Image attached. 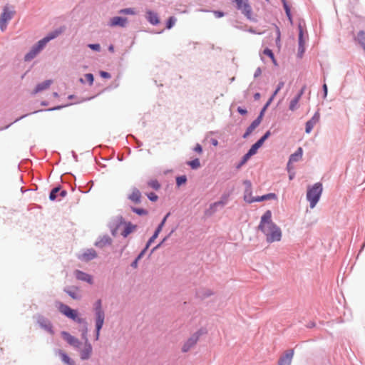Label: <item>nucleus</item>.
I'll return each instance as SVG.
<instances>
[{
  "label": "nucleus",
  "instance_id": "obj_1",
  "mask_svg": "<svg viewBox=\"0 0 365 365\" xmlns=\"http://www.w3.org/2000/svg\"><path fill=\"white\" fill-rule=\"evenodd\" d=\"M258 229L265 235L268 243L280 241L282 231L279 227L272 222L271 210H267L261 217Z\"/></svg>",
  "mask_w": 365,
  "mask_h": 365
},
{
  "label": "nucleus",
  "instance_id": "obj_2",
  "mask_svg": "<svg viewBox=\"0 0 365 365\" xmlns=\"http://www.w3.org/2000/svg\"><path fill=\"white\" fill-rule=\"evenodd\" d=\"M58 311L73 322L80 325L79 331L81 332V339L84 343H90L88 338V322L86 318L81 317L77 309H72L68 305L62 302L58 304Z\"/></svg>",
  "mask_w": 365,
  "mask_h": 365
},
{
  "label": "nucleus",
  "instance_id": "obj_3",
  "mask_svg": "<svg viewBox=\"0 0 365 365\" xmlns=\"http://www.w3.org/2000/svg\"><path fill=\"white\" fill-rule=\"evenodd\" d=\"M322 184L317 182L307 189V200L311 208H314L319 202L322 192Z\"/></svg>",
  "mask_w": 365,
  "mask_h": 365
},
{
  "label": "nucleus",
  "instance_id": "obj_4",
  "mask_svg": "<svg viewBox=\"0 0 365 365\" xmlns=\"http://www.w3.org/2000/svg\"><path fill=\"white\" fill-rule=\"evenodd\" d=\"M235 4V8L241 12L247 19L256 22L257 19L252 16V9L250 4L249 0H231Z\"/></svg>",
  "mask_w": 365,
  "mask_h": 365
},
{
  "label": "nucleus",
  "instance_id": "obj_5",
  "mask_svg": "<svg viewBox=\"0 0 365 365\" xmlns=\"http://www.w3.org/2000/svg\"><path fill=\"white\" fill-rule=\"evenodd\" d=\"M93 312L94 314L95 325H101L103 327L106 314L103 308V301L101 299H98L93 304Z\"/></svg>",
  "mask_w": 365,
  "mask_h": 365
},
{
  "label": "nucleus",
  "instance_id": "obj_6",
  "mask_svg": "<svg viewBox=\"0 0 365 365\" xmlns=\"http://www.w3.org/2000/svg\"><path fill=\"white\" fill-rule=\"evenodd\" d=\"M46 43L41 38L35 43L30 51L24 56V61L28 62L34 59L46 46Z\"/></svg>",
  "mask_w": 365,
  "mask_h": 365
},
{
  "label": "nucleus",
  "instance_id": "obj_7",
  "mask_svg": "<svg viewBox=\"0 0 365 365\" xmlns=\"http://www.w3.org/2000/svg\"><path fill=\"white\" fill-rule=\"evenodd\" d=\"M36 322L42 329L46 331L51 335L54 334L53 324L48 318L39 314L36 317Z\"/></svg>",
  "mask_w": 365,
  "mask_h": 365
},
{
  "label": "nucleus",
  "instance_id": "obj_8",
  "mask_svg": "<svg viewBox=\"0 0 365 365\" xmlns=\"http://www.w3.org/2000/svg\"><path fill=\"white\" fill-rule=\"evenodd\" d=\"M202 334L201 330H199L191 335V336L185 341L182 347V352H187L198 341L200 336Z\"/></svg>",
  "mask_w": 365,
  "mask_h": 365
},
{
  "label": "nucleus",
  "instance_id": "obj_9",
  "mask_svg": "<svg viewBox=\"0 0 365 365\" xmlns=\"http://www.w3.org/2000/svg\"><path fill=\"white\" fill-rule=\"evenodd\" d=\"M61 336L69 345L76 349H80L82 345V342L78 339L72 336L68 331H61Z\"/></svg>",
  "mask_w": 365,
  "mask_h": 365
},
{
  "label": "nucleus",
  "instance_id": "obj_10",
  "mask_svg": "<svg viewBox=\"0 0 365 365\" xmlns=\"http://www.w3.org/2000/svg\"><path fill=\"white\" fill-rule=\"evenodd\" d=\"M170 213L168 212L164 216V217L163 218L161 222L159 223V225L155 228L153 235L148 240V245H151L155 241V240L158 237L159 234L162 231V230H163V227H164V225H165V224L166 222V220H167L168 217L170 216Z\"/></svg>",
  "mask_w": 365,
  "mask_h": 365
},
{
  "label": "nucleus",
  "instance_id": "obj_11",
  "mask_svg": "<svg viewBox=\"0 0 365 365\" xmlns=\"http://www.w3.org/2000/svg\"><path fill=\"white\" fill-rule=\"evenodd\" d=\"M294 349H288L287 350L284 354H282L279 360L278 365H291L292 361L294 356Z\"/></svg>",
  "mask_w": 365,
  "mask_h": 365
},
{
  "label": "nucleus",
  "instance_id": "obj_12",
  "mask_svg": "<svg viewBox=\"0 0 365 365\" xmlns=\"http://www.w3.org/2000/svg\"><path fill=\"white\" fill-rule=\"evenodd\" d=\"M97 257V252L93 248L87 249L83 253L78 256V259L81 261L88 262Z\"/></svg>",
  "mask_w": 365,
  "mask_h": 365
},
{
  "label": "nucleus",
  "instance_id": "obj_13",
  "mask_svg": "<svg viewBox=\"0 0 365 365\" xmlns=\"http://www.w3.org/2000/svg\"><path fill=\"white\" fill-rule=\"evenodd\" d=\"M124 218L122 216L116 217L109 224V227L110 230V232L113 236H115L118 232V228L123 225Z\"/></svg>",
  "mask_w": 365,
  "mask_h": 365
},
{
  "label": "nucleus",
  "instance_id": "obj_14",
  "mask_svg": "<svg viewBox=\"0 0 365 365\" xmlns=\"http://www.w3.org/2000/svg\"><path fill=\"white\" fill-rule=\"evenodd\" d=\"M74 275L78 280H80L82 282H86L88 283L89 284H93V279L92 275H91L83 271L76 269L74 272Z\"/></svg>",
  "mask_w": 365,
  "mask_h": 365
},
{
  "label": "nucleus",
  "instance_id": "obj_15",
  "mask_svg": "<svg viewBox=\"0 0 365 365\" xmlns=\"http://www.w3.org/2000/svg\"><path fill=\"white\" fill-rule=\"evenodd\" d=\"M93 347L91 343H84V347L80 350V358L81 360H88L92 354Z\"/></svg>",
  "mask_w": 365,
  "mask_h": 365
},
{
  "label": "nucleus",
  "instance_id": "obj_16",
  "mask_svg": "<svg viewBox=\"0 0 365 365\" xmlns=\"http://www.w3.org/2000/svg\"><path fill=\"white\" fill-rule=\"evenodd\" d=\"M320 118V114L319 110L316 111L314 115L312 117L311 119H309L308 121H307L305 125V132L307 133H311L314 125L317 124V122H319Z\"/></svg>",
  "mask_w": 365,
  "mask_h": 365
},
{
  "label": "nucleus",
  "instance_id": "obj_17",
  "mask_svg": "<svg viewBox=\"0 0 365 365\" xmlns=\"http://www.w3.org/2000/svg\"><path fill=\"white\" fill-rule=\"evenodd\" d=\"M244 185L245 186V194H244V200L247 203H252L253 202H250L249 200L252 199H255V197H252V183L250 180H246L244 181Z\"/></svg>",
  "mask_w": 365,
  "mask_h": 365
},
{
  "label": "nucleus",
  "instance_id": "obj_18",
  "mask_svg": "<svg viewBox=\"0 0 365 365\" xmlns=\"http://www.w3.org/2000/svg\"><path fill=\"white\" fill-rule=\"evenodd\" d=\"M113 242V240L108 235L99 237L96 241L94 245L98 248H103L106 246L110 245Z\"/></svg>",
  "mask_w": 365,
  "mask_h": 365
},
{
  "label": "nucleus",
  "instance_id": "obj_19",
  "mask_svg": "<svg viewBox=\"0 0 365 365\" xmlns=\"http://www.w3.org/2000/svg\"><path fill=\"white\" fill-rule=\"evenodd\" d=\"M63 291L73 299L79 300L81 298V294L78 293V288L77 287H66L63 289Z\"/></svg>",
  "mask_w": 365,
  "mask_h": 365
},
{
  "label": "nucleus",
  "instance_id": "obj_20",
  "mask_svg": "<svg viewBox=\"0 0 365 365\" xmlns=\"http://www.w3.org/2000/svg\"><path fill=\"white\" fill-rule=\"evenodd\" d=\"M128 19L126 17L123 16H114L110 19V26H120V27H125Z\"/></svg>",
  "mask_w": 365,
  "mask_h": 365
},
{
  "label": "nucleus",
  "instance_id": "obj_21",
  "mask_svg": "<svg viewBox=\"0 0 365 365\" xmlns=\"http://www.w3.org/2000/svg\"><path fill=\"white\" fill-rule=\"evenodd\" d=\"M302 155L303 149L301 147H299L297 150L289 156V161L287 163V168H289V165L291 163L299 161L302 158Z\"/></svg>",
  "mask_w": 365,
  "mask_h": 365
},
{
  "label": "nucleus",
  "instance_id": "obj_22",
  "mask_svg": "<svg viewBox=\"0 0 365 365\" xmlns=\"http://www.w3.org/2000/svg\"><path fill=\"white\" fill-rule=\"evenodd\" d=\"M262 119L259 118L258 116L256 119H255L251 124L247 128L246 131L242 135L243 138H247L252 133V131L261 123Z\"/></svg>",
  "mask_w": 365,
  "mask_h": 365
},
{
  "label": "nucleus",
  "instance_id": "obj_23",
  "mask_svg": "<svg viewBox=\"0 0 365 365\" xmlns=\"http://www.w3.org/2000/svg\"><path fill=\"white\" fill-rule=\"evenodd\" d=\"M145 18L147 21L153 26H156L160 23V19L158 14L151 10H148L146 11Z\"/></svg>",
  "mask_w": 365,
  "mask_h": 365
},
{
  "label": "nucleus",
  "instance_id": "obj_24",
  "mask_svg": "<svg viewBox=\"0 0 365 365\" xmlns=\"http://www.w3.org/2000/svg\"><path fill=\"white\" fill-rule=\"evenodd\" d=\"M14 14V11H10L7 6H5L0 15V20L2 22L8 23L13 18Z\"/></svg>",
  "mask_w": 365,
  "mask_h": 365
},
{
  "label": "nucleus",
  "instance_id": "obj_25",
  "mask_svg": "<svg viewBox=\"0 0 365 365\" xmlns=\"http://www.w3.org/2000/svg\"><path fill=\"white\" fill-rule=\"evenodd\" d=\"M125 227L121 235L123 237H127L130 233H132L134 230H136L137 225H133L131 222H125L124 223Z\"/></svg>",
  "mask_w": 365,
  "mask_h": 365
},
{
  "label": "nucleus",
  "instance_id": "obj_26",
  "mask_svg": "<svg viewBox=\"0 0 365 365\" xmlns=\"http://www.w3.org/2000/svg\"><path fill=\"white\" fill-rule=\"evenodd\" d=\"M128 198L135 204L141 202V193L138 188H133V192L128 195Z\"/></svg>",
  "mask_w": 365,
  "mask_h": 365
},
{
  "label": "nucleus",
  "instance_id": "obj_27",
  "mask_svg": "<svg viewBox=\"0 0 365 365\" xmlns=\"http://www.w3.org/2000/svg\"><path fill=\"white\" fill-rule=\"evenodd\" d=\"M302 24H304V20L299 21V22L298 24V30H299L298 46H299V47L304 46V44H305V41L304 38V31H303Z\"/></svg>",
  "mask_w": 365,
  "mask_h": 365
},
{
  "label": "nucleus",
  "instance_id": "obj_28",
  "mask_svg": "<svg viewBox=\"0 0 365 365\" xmlns=\"http://www.w3.org/2000/svg\"><path fill=\"white\" fill-rule=\"evenodd\" d=\"M274 199H277V195L275 193L270 192V193L263 195L262 196L255 197V199H252L250 201L255 202H262L264 200H274Z\"/></svg>",
  "mask_w": 365,
  "mask_h": 365
},
{
  "label": "nucleus",
  "instance_id": "obj_29",
  "mask_svg": "<svg viewBox=\"0 0 365 365\" xmlns=\"http://www.w3.org/2000/svg\"><path fill=\"white\" fill-rule=\"evenodd\" d=\"M213 294V292L209 289L205 288H202L196 291L195 295L197 298L200 299H204L207 297H210Z\"/></svg>",
  "mask_w": 365,
  "mask_h": 365
},
{
  "label": "nucleus",
  "instance_id": "obj_30",
  "mask_svg": "<svg viewBox=\"0 0 365 365\" xmlns=\"http://www.w3.org/2000/svg\"><path fill=\"white\" fill-rule=\"evenodd\" d=\"M62 33V30L61 29H55L51 32L48 33L45 37L42 39L47 44L50 41L57 38Z\"/></svg>",
  "mask_w": 365,
  "mask_h": 365
},
{
  "label": "nucleus",
  "instance_id": "obj_31",
  "mask_svg": "<svg viewBox=\"0 0 365 365\" xmlns=\"http://www.w3.org/2000/svg\"><path fill=\"white\" fill-rule=\"evenodd\" d=\"M52 83L51 80H46L41 83H38L34 91V93H38L43 90L48 88Z\"/></svg>",
  "mask_w": 365,
  "mask_h": 365
},
{
  "label": "nucleus",
  "instance_id": "obj_32",
  "mask_svg": "<svg viewBox=\"0 0 365 365\" xmlns=\"http://www.w3.org/2000/svg\"><path fill=\"white\" fill-rule=\"evenodd\" d=\"M355 40L360 44L365 51V32L363 30L358 32Z\"/></svg>",
  "mask_w": 365,
  "mask_h": 365
},
{
  "label": "nucleus",
  "instance_id": "obj_33",
  "mask_svg": "<svg viewBox=\"0 0 365 365\" xmlns=\"http://www.w3.org/2000/svg\"><path fill=\"white\" fill-rule=\"evenodd\" d=\"M59 354L61 356V361L66 365H75V362L73 359L70 358V356L63 351H59Z\"/></svg>",
  "mask_w": 365,
  "mask_h": 365
},
{
  "label": "nucleus",
  "instance_id": "obj_34",
  "mask_svg": "<svg viewBox=\"0 0 365 365\" xmlns=\"http://www.w3.org/2000/svg\"><path fill=\"white\" fill-rule=\"evenodd\" d=\"M61 187V185H58L56 187H54L53 189H51V190L50 191V193H49V200L51 201H54L57 199V196H58V192L60 191Z\"/></svg>",
  "mask_w": 365,
  "mask_h": 365
},
{
  "label": "nucleus",
  "instance_id": "obj_35",
  "mask_svg": "<svg viewBox=\"0 0 365 365\" xmlns=\"http://www.w3.org/2000/svg\"><path fill=\"white\" fill-rule=\"evenodd\" d=\"M187 181V176L185 175H178L175 178L176 186L180 187L185 185Z\"/></svg>",
  "mask_w": 365,
  "mask_h": 365
},
{
  "label": "nucleus",
  "instance_id": "obj_36",
  "mask_svg": "<svg viewBox=\"0 0 365 365\" xmlns=\"http://www.w3.org/2000/svg\"><path fill=\"white\" fill-rule=\"evenodd\" d=\"M131 210L139 216H145L148 214V211L142 207H130Z\"/></svg>",
  "mask_w": 365,
  "mask_h": 365
},
{
  "label": "nucleus",
  "instance_id": "obj_37",
  "mask_svg": "<svg viewBox=\"0 0 365 365\" xmlns=\"http://www.w3.org/2000/svg\"><path fill=\"white\" fill-rule=\"evenodd\" d=\"M273 101V96H270V98L268 99V101H267V103L264 105V106L262 107V108L261 109L259 115H258V117L259 118H261L262 120L263 118V116L264 115V113L266 111V110L267 109V108L269 106V105L271 104V103Z\"/></svg>",
  "mask_w": 365,
  "mask_h": 365
},
{
  "label": "nucleus",
  "instance_id": "obj_38",
  "mask_svg": "<svg viewBox=\"0 0 365 365\" xmlns=\"http://www.w3.org/2000/svg\"><path fill=\"white\" fill-rule=\"evenodd\" d=\"M187 165H188L192 170H197L200 167V162L199 158H195L192 160L187 161Z\"/></svg>",
  "mask_w": 365,
  "mask_h": 365
},
{
  "label": "nucleus",
  "instance_id": "obj_39",
  "mask_svg": "<svg viewBox=\"0 0 365 365\" xmlns=\"http://www.w3.org/2000/svg\"><path fill=\"white\" fill-rule=\"evenodd\" d=\"M300 99L298 98V97L294 96L289 103V109L292 111H294L297 108V105Z\"/></svg>",
  "mask_w": 365,
  "mask_h": 365
},
{
  "label": "nucleus",
  "instance_id": "obj_40",
  "mask_svg": "<svg viewBox=\"0 0 365 365\" xmlns=\"http://www.w3.org/2000/svg\"><path fill=\"white\" fill-rule=\"evenodd\" d=\"M251 158L247 153L242 157L240 161L236 165V168L240 169Z\"/></svg>",
  "mask_w": 365,
  "mask_h": 365
},
{
  "label": "nucleus",
  "instance_id": "obj_41",
  "mask_svg": "<svg viewBox=\"0 0 365 365\" xmlns=\"http://www.w3.org/2000/svg\"><path fill=\"white\" fill-rule=\"evenodd\" d=\"M176 21H177V19L175 16H170L166 21V25H165L166 29H172L174 26Z\"/></svg>",
  "mask_w": 365,
  "mask_h": 365
},
{
  "label": "nucleus",
  "instance_id": "obj_42",
  "mask_svg": "<svg viewBox=\"0 0 365 365\" xmlns=\"http://www.w3.org/2000/svg\"><path fill=\"white\" fill-rule=\"evenodd\" d=\"M148 185L155 190H158L160 188V184L157 180L148 181Z\"/></svg>",
  "mask_w": 365,
  "mask_h": 365
},
{
  "label": "nucleus",
  "instance_id": "obj_43",
  "mask_svg": "<svg viewBox=\"0 0 365 365\" xmlns=\"http://www.w3.org/2000/svg\"><path fill=\"white\" fill-rule=\"evenodd\" d=\"M119 14H126V15H135L136 14L135 9L133 8H125L120 9L119 11Z\"/></svg>",
  "mask_w": 365,
  "mask_h": 365
},
{
  "label": "nucleus",
  "instance_id": "obj_44",
  "mask_svg": "<svg viewBox=\"0 0 365 365\" xmlns=\"http://www.w3.org/2000/svg\"><path fill=\"white\" fill-rule=\"evenodd\" d=\"M150 245H148V242H147L145 247L140 252L136 258L140 260L143 257V256L145 255Z\"/></svg>",
  "mask_w": 365,
  "mask_h": 365
},
{
  "label": "nucleus",
  "instance_id": "obj_45",
  "mask_svg": "<svg viewBox=\"0 0 365 365\" xmlns=\"http://www.w3.org/2000/svg\"><path fill=\"white\" fill-rule=\"evenodd\" d=\"M284 83L283 81H279V83L277 86V88L272 95L271 96H273V99L274 98L275 96L278 93V92L284 87Z\"/></svg>",
  "mask_w": 365,
  "mask_h": 365
},
{
  "label": "nucleus",
  "instance_id": "obj_46",
  "mask_svg": "<svg viewBox=\"0 0 365 365\" xmlns=\"http://www.w3.org/2000/svg\"><path fill=\"white\" fill-rule=\"evenodd\" d=\"M103 327H101V325H95V340L98 341L100 337V333Z\"/></svg>",
  "mask_w": 365,
  "mask_h": 365
},
{
  "label": "nucleus",
  "instance_id": "obj_47",
  "mask_svg": "<svg viewBox=\"0 0 365 365\" xmlns=\"http://www.w3.org/2000/svg\"><path fill=\"white\" fill-rule=\"evenodd\" d=\"M259 149L255 147V145H252V146L250 147V148L248 150V151L247 152V153L250 155V156H253L254 155H255L257 153V150Z\"/></svg>",
  "mask_w": 365,
  "mask_h": 365
},
{
  "label": "nucleus",
  "instance_id": "obj_48",
  "mask_svg": "<svg viewBox=\"0 0 365 365\" xmlns=\"http://www.w3.org/2000/svg\"><path fill=\"white\" fill-rule=\"evenodd\" d=\"M167 241V238H163L160 243L155 245L150 251V255H152L155 251L158 250L165 242Z\"/></svg>",
  "mask_w": 365,
  "mask_h": 365
},
{
  "label": "nucleus",
  "instance_id": "obj_49",
  "mask_svg": "<svg viewBox=\"0 0 365 365\" xmlns=\"http://www.w3.org/2000/svg\"><path fill=\"white\" fill-rule=\"evenodd\" d=\"M263 53L269 57L271 59H274V54L270 48H265L263 51Z\"/></svg>",
  "mask_w": 365,
  "mask_h": 365
},
{
  "label": "nucleus",
  "instance_id": "obj_50",
  "mask_svg": "<svg viewBox=\"0 0 365 365\" xmlns=\"http://www.w3.org/2000/svg\"><path fill=\"white\" fill-rule=\"evenodd\" d=\"M85 78H86V81L88 82V84L90 86L93 85V81H94V76L92 73H86L85 75Z\"/></svg>",
  "mask_w": 365,
  "mask_h": 365
},
{
  "label": "nucleus",
  "instance_id": "obj_51",
  "mask_svg": "<svg viewBox=\"0 0 365 365\" xmlns=\"http://www.w3.org/2000/svg\"><path fill=\"white\" fill-rule=\"evenodd\" d=\"M88 48L91 50L99 52L101 51V46L99 43H90L88 45Z\"/></svg>",
  "mask_w": 365,
  "mask_h": 365
},
{
  "label": "nucleus",
  "instance_id": "obj_52",
  "mask_svg": "<svg viewBox=\"0 0 365 365\" xmlns=\"http://www.w3.org/2000/svg\"><path fill=\"white\" fill-rule=\"evenodd\" d=\"M271 135V132L270 130H267L266 131L263 135L259 139L260 141H262V143L264 144V143L265 142V140H267L269 136Z\"/></svg>",
  "mask_w": 365,
  "mask_h": 365
},
{
  "label": "nucleus",
  "instance_id": "obj_53",
  "mask_svg": "<svg viewBox=\"0 0 365 365\" xmlns=\"http://www.w3.org/2000/svg\"><path fill=\"white\" fill-rule=\"evenodd\" d=\"M147 197L151 202H155L158 199V196L155 192H150L147 194Z\"/></svg>",
  "mask_w": 365,
  "mask_h": 365
},
{
  "label": "nucleus",
  "instance_id": "obj_54",
  "mask_svg": "<svg viewBox=\"0 0 365 365\" xmlns=\"http://www.w3.org/2000/svg\"><path fill=\"white\" fill-rule=\"evenodd\" d=\"M29 115V114H25V115H23L20 116L19 118H16L14 122H12V123H11L10 124H9V125H6L4 128H0V130H4V129H7V128H9L10 127V125H12L13 123H16V122H17V121H19V120H21V119H23V118H24L25 117H26V116H27V115Z\"/></svg>",
  "mask_w": 365,
  "mask_h": 365
},
{
  "label": "nucleus",
  "instance_id": "obj_55",
  "mask_svg": "<svg viewBox=\"0 0 365 365\" xmlns=\"http://www.w3.org/2000/svg\"><path fill=\"white\" fill-rule=\"evenodd\" d=\"M282 2L285 14H289V12L291 11V9L287 1L286 0H282Z\"/></svg>",
  "mask_w": 365,
  "mask_h": 365
},
{
  "label": "nucleus",
  "instance_id": "obj_56",
  "mask_svg": "<svg viewBox=\"0 0 365 365\" xmlns=\"http://www.w3.org/2000/svg\"><path fill=\"white\" fill-rule=\"evenodd\" d=\"M99 74H100V76L103 78H105V79H109L111 78V75L110 73L107 72V71H101L99 72Z\"/></svg>",
  "mask_w": 365,
  "mask_h": 365
},
{
  "label": "nucleus",
  "instance_id": "obj_57",
  "mask_svg": "<svg viewBox=\"0 0 365 365\" xmlns=\"http://www.w3.org/2000/svg\"><path fill=\"white\" fill-rule=\"evenodd\" d=\"M212 12L216 18H222L225 15L224 11L220 10H215Z\"/></svg>",
  "mask_w": 365,
  "mask_h": 365
},
{
  "label": "nucleus",
  "instance_id": "obj_58",
  "mask_svg": "<svg viewBox=\"0 0 365 365\" xmlns=\"http://www.w3.org/2000/svg\"><path fill=\"white\" fill-rule=\"evenodd\" d=\"M304 52H305L304 46H302V47L298 46L297 57L299 58H302Z\"/></svg>",
  "mask_w": 365,
  "mask_h": 365
},
{
  "label": "nucleus",
  "instance_id": "obj_59",
  "mask_svg": "<svg viewBox=\"0 0 365 365\" xmlns=\"http://www.w3.org/2000/svg\"><path fill=\"white\" fill-rule=\"evenodd\" d=\"M275 29H276V34H277L276 43L278 44L280 42L281 33H280V29L277 26H275Z\"/></svg>",
  "mask_w": 365,
  "mask_h": 365
},
{
  "label": "nucleus",
  "instance_id": "obj_60",
  "mask_svg": "<svg viewBox=\"0 0 365 365\" xmlns=\"http://www.w3.org/2000/svg\"><path fill=\"white\" fill-rule=\"evenodd\" d=\"M237 110L242 115H246L247 113V109L245 108H242V107H240V106H239L237 108Z\"/></svg>",
  "mask_w": 365,
  "mask_h": 365
},
{
  "label": "nucleus",
  "instance_id": "obj_61",
  "mask_svg": "<svg viewBox=\"0 0 365 365\" xmlns=\"http://www.w3.org/2000/svg\"><path fill=\"white\" fill-rule=\"evenodd\" d=\"M193 150L196 153H202V147L200 144L197 143L196 145L195 146Z\"/></svg>",
  "mask_w": 365,
  "mask_h": 365
},
{
  "label": "nucleus",
  "instance_id": "obj_62",
  "mask_svg": "<svg viewBox=\"0 0 365 365\" xmlns=\"http://www.w3.org/2000/svg\"><path fill=\"white\" fill-rule=\"evenodd\" d=\"M322 91H323V98H326L328 93V87L326 83H324L322 86Z\"/></svg>",
  "mask_w": 365,
  "mask_h": 365
},
{
  "label": "nucleus",
  "instance_id": "obj_63",
  "mask_svg": "<svg viewBox=\"0 0 365 365\" xmlns=\"http://www.w3.org/2000/svg\"><path fill=\"white\" fill-rule=\"evenodd\" d=\"M140 259L135 257V259L131 262L130 266L131 267L135 269L138 267V262Z\"/></svg>",
  "mask_w": 365,
  "mask_h": 365
},
{
  "label": "nucleus",
  "instance_id": "obj_64",
  "mask_svg": "<svg viewBox=\"0 0 365 365\" xmlns=\"http://www.w3.org/2000/svg\"><path fill=\"white\" fill-rule=\"evenodd\" d=\"M262 73V70L259 67H258L255 71V73H254V78H256L257 77H259Z\"/></svg>",
  "mask_w": 365,
  "mask_h": 365
}]
</instances>
